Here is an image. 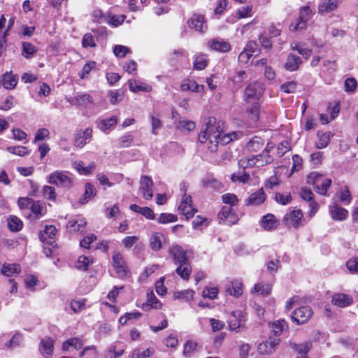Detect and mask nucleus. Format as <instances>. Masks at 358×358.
Returning a JSON list of instances; mask_svg holds the SVG:
<instances>
[{
	"mask_svg": "<svg viewBox=\"0 0 358 358\" xmlns=\"http://www.w3.org/2000/svg\"><path fill=\"white\" fill-rule=\"evenodd\" d=\"M194 292L192 289H186L183 291L175 292L173 297L175 299L184 300L185 301H190L194 298Z\"/></svg>",
	"mask_w": 358,
	"mask_h": 358,
	"instance_id": "nucleus-46",
	"label": "nucleus"
},
{
	"mask_svg": "<svg viewBox=\"0 0 358 358\" xmlns=\"http://www.w3.org/2000/svg\"><path fill=\"white\" fill-rule=\"evenodd\" d=\"M55 341L49 336L41 339L39 343V351L45 358H50L54 352Z\"/></svg>",
	"mask_w": 358,
	"mask_h": 358,
	"instance_id": "nucleus-16",
	"label": "nucleus"
},
{
	"mask_svg": "<svg viewBox=\"0 0 358 358\" xmlns=\"http://www.w3.org/2000/svg\"><path fill=\"white\" fill-rule=\"evenodd\" d=\"M178 209L182 215H185L187 219L192 217L196 211L192 205L191 196L189 195H187V194H185L182 196Z\"/></svg>",
	"mask_w": 358,
	"mask_h": 358,
	"instance_id": "nucleus-15",
	"label": "nucleus"
},
{
	"mask_svg": "<svg viewBox=\"0 0 358 358\" xmlns=\"http://www.w3.org/2000/svg\"><path fill=\"white\" fill-rule=\"evenodd\" d=\"M271 328L273 335L277 337L288 329V324L284 320H278L271 324Z\"/></svg>",
	"mask_w": 358,
	"mask_h": 358,
	"instance_id": "nucleus-32",
	"label": "nucleus"
},
{
	"mask_svg": "<svg viewBox=\"0 0 358 358\" xmlns=\"http://www.w3.org/2000/svg\"><path fill=\"white\" fill-rule=\"evenodd\" d=\"M352 297L343 293H337L332 296V303L334 305L341 308H345L352 303Z\"/></svg>",
	"mask_w": 358,
	"mask_h": 358,
	"instance_id": "nucleus-21",
	"label": "nucleus"
},
{
	"mask_svg": "<svg viewBox=\"0 0 358 358\" xmlns=\"http://www.w3.org/2000/svg\"><path fill=\"white\" fill-rule=\"evenodd\" d=\"M23 336L21 333L16 331L12 338L5 344L4 348L13 349L19 347L22 343Z\"/></svg>",
	"mask_w": 358,
	"mask_h": 358,
	"instance_id": "nucleus-41",
	"label": "nucleus"
},
{
	"mask_svg": "<svg viewBox=\"0 0 358 358\" xmlns=\"http://www.w3.org/2000/svg\"><path fill=\"white\" fill-rule=\"evenodd\" d=\"M187 24L189 28L194 29L199 33H204L207 29L205 17L200 14H193L188 20Z\"/></svg>",
	"mask_w": 358,
	"mask_h": 358,
	"instance_id": "nucleus-11",
	"label": "nucleus"
},
{
	"mask_svg": "<svg viewBox=\"0 0 358 358\" xmlns=\"http://www.w3.org/2000/svg\"><path fill=\"white\" fill-rule=\"evenodd\" d=\"M279 343L278 338L270 336L268 340L259 344L257 350L262 355H269L275 350Z\"/></svg>",
	"mask_w": 358,
	"mask_h": 358,
	"instance_id": "nucleus-14",
	"label": "nucleus"
},
{
	"mask_svg": "<svg viewBox=\"0 0 358 358\" xmlns=\"http://www.w3.org/2000/svg\"><path fill=\"white\" fill-rule=\"evenodd\" d=\"M218 218L226 222L229 225H232L238 222L239 218L237 213L231 206H224L218 213Z\"/></svg>",
	"mask_w": 358,
	"mask_h": 358,
	"instance_id": "nucleus-8",
	"label": "nucleus"
},
{
	"mask_svg": "<svg viewBox=\"0 0 358 358\" xmlns=\"http://www.w3.org/2000/svg\"><path fill=\"white\" fill-rule=\"evenodd\" d=\"M73 167L80 174L87 176L95 170L96 164L91 162L88 166H85L82 161H78L74 162Z\"/></svg>",
	"mask_w": 358,
	"mask_h": 358,
	"instance_id": "nucleus-28",
	"label": "nucleus"
},
{
	"mask_svg": "<svg viewBox=\"0 0 358 358\" xmlns=\"http://www.w3.org/2000/svg\"><path fill=\"white\" fill-rule=\"evenodd\" d=\"M43 194L46 199L55 201L56 198V192L55 187L52 186L45 185L43 188Z\"/></svg>",
	"mask_w": 358,
	"mask_h": 358,
	"instance_id": "nucleus-58",
	"label": "nucleus"
},
{
	"mask_svg": "<svg viewBox=\"0 0 358 358\" xmlns=\"http://www.w3.org/2000/svg\"><path fill=\"white\" fill-rule=\"evenodd\" d=\"M128 84H129V90L134 93H136L138 92H149L152 90L151 85L137 81L135 79L129 80Z\"/></svg>",
	"mask_w": 358,
	"mask_h": 358,
	"instance_id": "nucleus-25",
	"label": "nucleus"
},
{
	"mask_svg": "<svg viewBox=\"0 0 358 358\" xmlns=\"http://www.w3.org/2000/svg\"><path fill=\"white\" fill-rule=\"evenodd\" d=\"M177 216L171 213H162L159 218L158 222L160 224H167L177 221Z\"/></svg>",
	"mask_w": 358,
	"mask_h": 358,
	"instance_id": "nucleus-56",
	"label": "nucleus"
},
{
	"mask_svg": "<svg viewBox=\"0 0 358 358\" xmlns=\"http://www.w3.org/2000/svg\"><path fill=\"white\" fill-rule=\"evenodd\" d=\"M312 315L313 311L309 306H301L292 312V322L297 324H303L310 319Z\"/></svg>",
	"mask_w": 358,
	"mask_h": 358,
	"instance_id": "nucleus-7",
	"label": "nucleus"
},
{
	"mask_svg": "<svg viewBox=\"0 0 358 358\" xmlns=\"http://www.w3.org/2000/svg\"><path fill=\"white\" fill-rule=\"evenodd\" d=\"M20 271L21 267L17 264H4L1 269V273L8 277L17 275Z\"/></svg>",
	"mask_w": 358,
	"mask_h": 358,
	"instance_id": "nucleus-30",
	"label": "nucleus"
},
{
	"mask_svg": "<svg viewBox=\"0 0 358 358\" xmlns=\"http://www.w3.org/2000/svg\"><path fill=\"white\" fill-rule=\"evenodd\" d=\"M17 83V77L11 73H6L3 76L2 84L6 89H13Z\"/></svg>",
	"mask_w": 358,
	"mask_h": 358,
	"instance_id": "nucleus-35",
	"label": "nucleus"
},
{
	"mask_svg": "<svg viewBox=\"0 0 358 358\" xmlns=\"http://www.w3.org/2000/svg\"><path fill=\"white\" fill-rule=\"evenodd\" d=\"M330 214L333 220L342 221L348 215V211L337 204H335L330 207Z\"/></svg>",
	"mask_w": 358,
	"mask_h": 358,
	"instance_id": "nucleus-27",
	"label": "nucleus"
},
{
	"mask_svg": "<svg viewBox=\"0 0 358 358\" xmlns=\"http://www.w3.org/2000/svg\"><path fill=\"white\" fill-rule=\"evenodd\" d=\"M208 65V57L206 55L199 53L195 55L194 61L193 63L194 69L196 70H203Z\"/></svg>",
	"mask_w": 358,
	"mask_h": 358,
	"instance_id": "nucleus-38",
	"label": "nucleus"
},
{
	"mask_svg": "<svg viewBox=\"0 0 358 358\" xmlns=\"http://www.w3.org/2000/svg\"><path fill=\"white\" fill-rule=\"evenodd\" d=\"M117 123V118L115 116L111 117L108 119L101 120L98 127L104 133L108 134L111 129V127Z\"/></svg>",
	"mask_w": 358,
	"mask_h": 358,
	"instance_id": "nucleus-33",
	"label": "nucleus"
},
{
	"mask_svg": "<svg viewBox=\"0 0 358 358\" xmlns=\"http://www.w3.org/2000/svg\"><path fill=\"white\" fill-rule=\"evenodd\" d=\"M254 290L262 295H268L271 292V287L269 284L258 283L255 285Z\"/></svg>",
	"mask_w": 358,
	"mask_h": 358,
	"instance_id": "nucleus-55",
	"label": "nucleus"
},
{
	"mask_svg": "<svg viewBox=\"0 0 358 358\" xmlns=\"http://www.w3.org/2000/svg\"><path fill=\"white\" fill-rule=\"evenodd\" d=\"M199 345L196 341L190 340L187 341L185 345L183 354L185 357H190L192 352L196 350Z\"/></svg>",
	"mask_w": 358,
	"mask_h": 358,
	"instance_id": "nucleus-50",
	"label": "nucleus"
},
{
	"mask_svg": "<svg viewBox=\"0 0 358 358\" xmlns=\"http://www.w3.org/2000/svg\"><path fill=\"white\" fill-rule=\"evenodd\" d=\"M264 145V141L257 136H255L252 139H251L248 145L247 148L249 151L252 152H256L260 150Z\"/></svg>",
	"mask_w": 358,
	"mask_h": 358,
	"instance_id": "nucleus-43",
	"label": "nucleus"
},
{
	"mask_svg": "<svg viewBox=\"0 0 358 358\" xmlns=\"http://www.w3.org/2000/svg\"><path fill=\"white\" fill-rule=\"evenodd\" d=\"M92 263V259L90 257L82 255L78 257L76 264V268L79 270L86 271Z\"/></svg>",
	"mask_w": 358,
	"mask_h": 358,
	"instance_id": "nucleus-47",
	"label": "nucleus"
},
{
	"mask_svg": "<svg viewBox=\"0 0 358 358\" xmlns=\"http://www.w3.org/2000/svg\"><path fill=\"white\" fill-rule=\"evenodd\" d=\"M222 201L224 203L229 205L228 206L234 207L238 203V199L234 194L227 193L222 196Z\"/></svg>",
	"mask_w": 358,
	"mask_h": 358,
	"instance_id": "nucleus-49",
	"label": "nucleus"
},
{
	"mask_svg": "<svg viewBox=\"0 0 358 358\" xmlns=\"http://www.w3.org/2000/svg\"><path fill=\"white\" fill-rule=\"evenodd\" d=\"M264 86L262 83L253 82L249 83L245 89L244 100L248 103L259 101L260 96L264 93Z\"/></svg>",
	"mask_w": 358,
	"mask_h": 358,
	"instance_id": "nucleus-5",
	"label": "nucleus"
},
{
	"mask_svg": "<svg viewBox=\"0 0 358 358\" xmlns=\"http://www.w3.org/2000/svg\"><path fill=\"white\" fill-rule=\"evenodd\" d=\"M8 152L18 156H24L28 154L27 148L24 146H10L7 148Z\"/></svg>",
	"mask_w": 358,
	"mask_h": 358,
	"instance_id": "nucleus-59",
	"label": "nucleus"
},
{
	"mask_svg": "<svg viewBox=\"0 0 358 358\" xmlns=\"http://www.w3.org/2000/svg\"><path fill=\"white\" fill-rule=\"evenodd\" d=\"M222 131V124L217 122L215 117H209L204 120L198 138L201 143H207L210 152H215Z\"/></svg>",
	"mask_w": 358,
	"mask_h": 358,
	"instance_id": "nucleus-1",
	"label": "nucleus"
},
{
	"mask_svg": "<svg viewBox=\"0 0 358 358\" xmlns=\"http://www.w3.org/2000/svg\"><path fill=\"white\" fill-rule=\"evenodd\" d=\"M226 293L238 297L243 294L242 283L238 280L233 281L231 285L226 289Z\"/></svg>",
	"mask_w": 358,
	"mask_h": 358,
	"instance_id": "nucleus-36",
	"label": "nucleus"
},
{
	"mask_svg": "<svg viewBox=\"0 0 358 358\" xmlns=\"http://www.w3.org/2000/svg\"><path fill=\"white\" fill-rule=\"evenodd\" d=\"M207 45L211 50L222 53L229 52L231 48L229 41L220 37L209 40Z\"/></svg>",
	"mask_w": 358,
	"mask_h": 358,
	"instance_id": "nucleus-10",
	"label": "nucleus"
},
{
	"mask_svg": "<svg viewBox=\"0 0 358 358\" xmlns=\"http://www.w3.org/2000/svg\"><path fill=\"white\" fill-rule=\"evenodd\" d=\"M83 345L80 338L73 337L65 341L62 344V350L67 351L70 347H73L76 350H80Z\"/></svg>",
	"mask_w": 358,
	"mask_h": 358,
	"instance_id": "nucleus-37",
	"label": "nucleus"
},
{
	"mask_svg": "<svg viewBox=\"0 0 358 358\" xmlns=\"http://www.w3.org/2000/svg\"><path fill=\"white\" fill-rule=\"evenodd\" d=\"M47 182L58 187L66 189L71 188L73 183L71 174L63 171H55L51 173L47 178Z\"/></svg>",
	"mask_w": 358,
	"mask_h": 358,
	"instance_id": "nucleus-3",
	"label": "nucleus"
},
{
	"mask_svg": "<svg viewBox=\"0 0 358 358\" xmlns=\"http://www.w3.org/2000/svg\"><path fill=\"white\" fill-rule=\"evenodd\" d=\"M129 52L130 50L129 48L122 45H116L113 48V53L118 57H124Z\"/></svg>",
	"mask_w": 358,
	"mask_h": 358,
	"instance_id": "nucleus-60",
	"label": "nucleus"
},
{
	"mask_svg": "<svg viewBox=\"0 0 358 358\" xmlns=\"http://www.w3.org/2000/svg\"><path fill=\"white\" fill-rule=\"evenodd\" d=\"M169 252L173 257V262L178 266L176 269V272L184 280H188L189 278L192 268L188 263L187 253L182 248L178 245H172Z\"/></svg>",
	"mask_w": 358,
	"mask_h": 358,
	"instance_id": "nucleus-2",
	"label": "nucleus"
},
{
	"mask_svg": "<svg viewBox=\"0 0 358 358\" xmlns=\"http://www.w3.org/2000/svg\"><path fill=\"white\" fill-rule=\"evenodd\" d=\"M180 89L182 91H192L194 92L203 93L204 91V86L199 85L194 80L186 79L182 83Z\"/></svg>",
	"mask_w": 358,
	"mask_h": 358,
	"instance_id": "nucleus-24",
	"label": "nucleus"
},
{
	"mask_svg": "<svg viewBox=\"0 0 358 358\" xmlns=\"http://www.w3.org/2000/svg\"><path fill=\"white\" fill-rule=\"evenodd\" d=\"M8 226L10 231H18L22 229V222L16 216L10 215L8 218Z\"/></svg>",
	"mask_w": 358,
	"mask_h": 358,
	"instance_id": "nucleus-44",
	"label": "nucleus"
},
{
	"mask_svg": "<svg viewBox=\"0 0 358 358\" xmlns=\"http://www.w3.org/2000/svg\"><path fill=\"white\" fill-rule=\"evenodd\" d=\"M217 294L218 289L217 287H206L202 292V296L210 299H215Z\"/></svg>",
	"mask_w": 358,
	"mask_h": 358,
	"instance_id": "nucleus-63",
	"label": "nucleus"
},
{
	"mask_svg": "<svg viewBox=\"0 0 358 358\" xmlns=\"http://www.w3.org/2000/svg\"><path fill=\"white\" fill-rule=\"evenodd\" d=\"M304 224L305 220L301 210H292V227L294 228H299Z\"/></svg>",
	"mask_w": 358,
	"mask_h": 358,
	"instance_id": "nucleus-45",
	"label": "nucleus"
},
{
	"mask_svg": "<svg viewBox=\"0 0 358 358\" xmlns=\"http://www.w3.org/2000/svg\"><path fill=\"white\" fill-rule=\"evenodd\" d=\"M30 208L32 213L36 215H43L45 213V206L40 201H33Z\"/></svg>",
	"mask_w": 358,
	"mask_h": 358,
	"instance_id": "nucleus-51",
	"label": "nucleus"
},
{
	"mask_svg": "<svg viewBox=\"0 0 358 358\" xmlns=\"http://www.w3.org/2000/svg\"><path fill=\"white\" fill-rule=\"evenodd\" d=\"M315 14L309 5L301 6L299 10V17L294 27V30H303L307 27V22Z\"/></svg>",
	"mask_w": 358,
	"mask_h": 358,
	"instance_id": "nucleus-6",
	"label": "nucleus"
},
{
	"mask_svg": "<svg viewBox=\"0 0 358 358\" xmlns=\"http://www.w3.org/2000/svg\"><path fill=\"white\" fill-rule=\"evenodd\" d=\"M245 320L241 310H235L231 313L229 320V329L231 331L238 332L239 329L243 325Z\"/></svg>",
	"mask_w": 358,
	"mask_h": 358,
	"instance_id": "nucleus-12",
	"label": "nucleus"
},
{
	"mask_svg": "<svg viewBox=\"0 0 358 358\" xmlns=\"http://www.w3.org/2000/svg\"><path fill=\"white\" fill-rule=\"evenodd\" d=\"M162 303L158 301L152 290L148 292L146 303L143 304V308L146 309L147 307L154 308H160Z\"/></svg>",
	"mask_w": 358,
	"mask_h": 358,
	"instance_id": "nucleus-40",
	"label": "nucleus"
},
{
	"mask_svg": "<svg viewBox=\"0 0 358 358\" xmlns=\"http://www.w3.org/2000/svg\"><path fill=\"white\" fill-rule=\"evenodd\" d=\"M265 193L262 188L250 194L245 201L246 206H258L265 201Z\"/></svg>",
	"mask_w": 358,
	"mask_h": 358,
	"instance_id": "nucleus-23",
	"label": "nucleus"
},
{
	"mask_svg": "<svg viewBox=\"0 0 358 358\" xmlns=\"http://www.w3.org/2000/svg\"><path fill=\"white\" fill-rule=\"evenodd\" d=\"M294 350L296 352V358H307V354L310 350V343L304 342L300 344L294 345Z\"/></svg>",
	"mask_w": 358,
	"mask_h": 358,
	"instance_id": "nucleus-39",
	"label": "nucleus"
},
{
	"mask_svg": "<svg viewBox=\"0 0 358 358\" xmlns=\"http://www.w3.org/2000/svg\"><path fill=\"white\" fill-rule=\"evenodd\" d=\"M68 102L77 107L87 106L93 103V98L87 93H77L73 97L68 99Z\"/></svg>",
	"mask_w": 358,
	"mask_h": 358,
	"instance_id": "nucleus-17",
	"label": "nucleus"
},
{
	"mask_svg": "<svg viewBox=\"0 0 358 358\" xmlns=\"http://www.w3.org/2000/svg\"><path fill=\"white\" fill-rule=\"evenodd\" d=\"M57 229L53 225H47L43 232L40 234V239L43 242L50 243L55 238Z\"/></svg>",
	"mask_w": 358,
	"mask_h": 358,
	"instance_id": "nucleus-29",
	"label": "nucleus"
},
{
	"mask_svg": "<svg viewBox=\"0 0 358 358\" xmlns=\"http://www.w3.org/2000/svg\"><path fill=\"white\" fill-rule=\"evenodd\" d=\"M94 195V188L90 184L85 185V192L80 199L81 203H86Z\"/></svg>",
	"mask_w": 358,
	"mask_h": 358,
	"instance_id": "nucleus-53",
	"label": "nucleus"
},
{
	"mask_svg": "<svg viewBox=\"0 0 358 358\" xmlns=\"http://www.w3.org/2000/svg\"><path fill=\"white\" fill-rule=\"evenodd\" d=\"M125 15H110L108 16V24L117 27L120 25L125 19Z\"/></svg>",
	"mask_w": 358,
	"mask_h": 358,
	"instance_id": "nucleus-64",
	"label": "nucleus"
},
{
	"mask_svg": "<svg viewBox=\"0 0 358 358\" xmlns=\"http://www.w3.org/2000/svg\"><path fill=\"white\" fill-rule=\"evenodd\" d=\"M153 181L150 176H143L140 180V192L145 199L150 200L153 196Z\"/></svg>",
	"mask_w": 358,
	"mask_h": 358,
	"instance_id": "nucleus-13",
	"label": "nucleus"
},
{
	"mask_svg": "<svg viewBox=\"0 0 358 358\" xmlns=\"http://www.w3.org/2000/svg\"><path fill=\"white\" fill-rule=\"evenodd\" d=\"M87 224L84 218H76L68 222L67 227L70 231H83Z\"/></svg>",
	"mask_w": 358,
	"mask_h": 358,
	"instance_id": "nucleus-31",
	"label": "nucleus"
},
{
	"mask_svg": "<svg viewBox=\"0 0 358 358\" xmlns=\"http://www.w3.org/2000/svg\"><path fill=\"white\" fill-rule=\"evenodd\" d=\"M260 226L266 231L275 229L279 224L275 216L271 213L264 215L260 220Z\"/></svg>",
	"mask_w": 358,
	"mask_h": 358,
	"instance_id": "nucleus-20",
	"label": "nucleus"
},
{
	"mask_svg": "<svg viewBox=\"0 0 358 358\" xmlns=\"http://www.w3.org/2000/svg\"><path fill=\"white\" fill-rule=\"evenodd\" d=\"M124 353L123 349L117 350L115 346H111L106 353L105 358H117Z\"/></svg>",
	"mask_w": 358,
	"mask_h": 358,
	"instance_id": "nucleus-61",
	"label": "nucleus"
},
{
	"mask_svg": "<svg viewBox=\"0 0 358 358\" xmlns=\"http://www.w3.org/2000/svg\"><path fill=\"white\" fill-rule=\"evenodd\" d=\"M209 322L213 332L222 331L225 327V324L224 322L215 318H210Z\"/></svg>",
	"mask_w": 358,
	"mask_h": 358,
	"instance_id": "nucleus-62",
	"label": "nucleus"
},
{
	"mask_svg": "<svg viewBox=\"0 0 358 358\" xmlns=\"http://www.w3.org/2000/svg\"><path fill=\"white\" fill-rule=\"evenodd\" d=\"M308 184L313 185L315 191L322 195H326L328 189L331 185V180L324 178L322 175L317 172H312L307 176Z\"/></svg>",
	"mask_w": 358,
	"mask_h": 358,
	"instance_id": "nucleus-4",
	"label": "nucleus"
},
{
	"mask_svg": "<svg viewBox=\"0 0 358 358\" xmlns=\"http://www.w3.org/2000/svg\"><path fill=\"white\" fill-rule=\"evenodd\" d=\"M177 128L190 131L195 129V123L191 120H180L177 122Z\"/></svg>",
	"mask_w": 358,
	"mask_h": 358,
	"instance_id": "nucleus-52",
	"label": "nucleus"
},
{
	"mask_svg": "<svg viewBox=\"0 0 358 358\" xmlns=\"http://www.w3.org/2000/svg\"><path fill=\"white\" fill-rule=\"evenodd\" d=\"M37 51V48L29 42L22 43V55L26 58L31 57Z\"/></svg>",
	"mask_w": 358,
	"mask_h": 358,
	"instance_id": "nucleus-48",
	"label": "nucleus"
},
{
	"mask_svg": "<svg viewBox=\"0 0 358 358\" xmlns=\"http://www.w3.org/2000/svg\"><path fill=\"white\" fill-rule=\"evenodd\" d=\"M318 141L316 143V147L319 149L326 148L330 141V138L332 136L331 132H320L318 131L317 134Z\"/></svg>",
	"mask_w": 358,
	"mask_h": 358,
	"instance_id": "nucleus-34",
	"label": "nucleus"
},
{
	"mask_svg": "<svg viewBox=\"0 0 358 358\" xmlns=\"http://www.w3.org/2000/svg\"><path fill=\"white\" fill-rule=\"evenodd\" d=\"M273 160V159L270 155L266 154L262 151L261 154L248 157L246 166H249L250 167L263 166L271 164Z\"/></svg>",
	"mask_w": 358,
	"mask_h": 358,
	"instance_id": "nucleus-9",
	"label": "nucleus"
},
{
	"mask_svg": "<svg viewBox=\"0 0 358 358\" xmlns=\"http://www.w3.org/2000/svg\"><path fill=\"white\" fill-rule=\"evenodd\" d=\"M300 196L306 201H310V207L311 208L310 213H315L317 208V203L313 200V193L310 189L308 187L301 188L299 192Z\"/></svg>",
	"mask_w": 358,
	"mask_h": 358,
	"instance_id": "nucleus-26",
	"label": "nucleus"
},
{
	"mask_svg": "<svg viewBox=\"0 0 358 358\" xmlns=\"http://www.w3.org/2000/svg\"><path fill=\"white\" fill-rule=\"evenodd\" d=\"M155 352L154 349L148 348L144 350H136L132 355V358H147L151 357Z\"/></svg>",
	"mask_w": 358,
	"mask_h": 358,
	"instance_id": "nucleus-54",
	"label": "nucleus"
},
{
	"mask_svg": "<svg viewBox=\"0 0 358 358\" xmlns=\"http://www.w3.org/2000/svg\"><path fill=\"white\" fill-rule=\"evenodd\" d=\"M164 239L162 234L156 232L152 234L150 239V245L153 250L157 251L162 248V241Z\"/></svg>",
	"mask_w": 358,
	"mask_h": 358,
	"instance_id": "nucleus-42",
	"label": "nucleus"
},
{
	"mask_svg": "<svg viewBox=\"0 0 358 358\" xmlns=\"http://www.w3.org/2000/svg\"><path fill=\"white\" fill-rule=\"evenodd\" d=\"M92 136V129L91 128H87L84 131L78 132L75 139V145L82 148L90 141Z\"/></svg>",
	"mask_w": 358,
	"mask_h": 358,
	"instance_id": "nucleus-22",
	"label": "nucleus"
},
{
	"mask_svg": "<svg viewBox=\"0 0 358 358\" xmlns=\"http://www.w3.org/2000/svg\"><path fill=\"white\" fill-rule=\"evenodd\" d=\"M113 266L120 277L126 275L127 266L120 253H115L113 255Z\"/></svg>",
	"mask_w": 358,
	"mask_h": 358,
	"instance_id": "nucleus-18",
	"label": "nucleus"
},
{
	"mask_svg": "<svg viewBox=\"0 0 358 358\" xmlns=\"http://www.w3.org/2000/svg\"><path fill=\"white\" fill-rule=\"evenodd\" d=\"M82 45L83 48H94L96 46V43L93 36L90 34H85L82 40Z\"/></svg>",
	"mask_w": 358,
	"mask_h": 358,
	"instance_id": "nucleus-57",
	"label": "nucleus"
},
{
	"mask_svg": "<svg viewBox=\"0 0 358 358\" xmlns=\"http://www.w3.org/2000/svg\"><path fill=\"white\" fill-rule=\"evenodd\" d=\"M339 4V0H321L318 4V13L323 15L335 10Z\"/></svg>",
	"mask_w": 358,
	"mask_h": 358,
	"instance_id": "nucleus-19",
	"label": "nucleus"
}]
</instances>
